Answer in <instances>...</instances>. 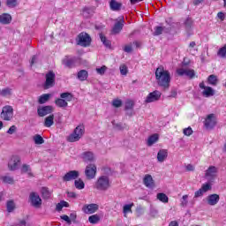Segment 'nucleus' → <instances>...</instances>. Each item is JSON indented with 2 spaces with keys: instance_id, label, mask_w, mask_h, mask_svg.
<instances>
[{
  "instance_id": "f257e3e1",
  "label": "nucleus",
  "mask_w": 226,
  "mask_h": 226,
  "mask_svg": "<svg viewBox=\"0 0 226 226\" xmlns=\"http://www.w3.org/2000/svg\"><path fill=\"white\" fill-rule=\"evenodd\" d=\"M155 79L158 86L162 89H169L170 87V72L160 66L155 70Z\"/></svg>"
},
{
  "instance_id": "f03ea898",
  "label": "nucleus",
  "mask_w": 226,
  "mask_h": 226,
  "mask_svg": "<svg viewBox=\"0 0 226 226\" xmlns=\"http://www.w3.org/2000/svg\"><path fill=\"white\" fill-rule=\"evenodd\" d=\"M73 100V94L70 92H64L60 94V98L56 99L55 105L59 109H66L68 107V102Z\"/></svg>"
},
{
  "instance_id": "7ed1b4c3",
  "label": "nucleus",
  "mask_w": 226,
  "mask_h": 226,
  "mask_svg": "<svg viewBox=\"0 0 226 226\" xmlns=\"http://www.w3.org/2000/svg\"><path fill=\"white\" fill-rule=\"evenodd\" d=\"M95 188L100 192H107L110 188V179L107 176L100 177L95 182Z\"/></svg>"
},
{
  "instance_id": "20e7f679",
  "label": "nucleus",
  "mask_w": 226,
  "mask_h": 226,
  "mask_svg": "<svg viewBox=\"0 0 226 226\" xmlns=\"http://www.w3.org/2000/svg\"><path fill=\"white\" fill-rule=\"evenodd\" d=\"M86 132V129L84 128V125H78L73 132L70 134L67 138L68 142H79V139L81 137H84V133Z\"/></svg>"
},
{
  "instance_id": "39448f33",
  "label": "nucleus",
  "mask_w": 226,
  "mask_h": 226,
  "mask_svg": "<svg viewBox=\"0 0 226 226\" xmlns=\"http://www.w3.org/2000/svg\"><path fill=\"white\" fill-rule=\"evenodd\" d=\"M1 119L4 121H11L13 119V107L6 105L2 109L0 115Z\"/></svg>"
},
{
  "instance_id": "423d86ee",
  "label": "nucleus",
  "mask_w": 226,
  "mask_h": 226,
  "mask_svg": "<svg viewBox=\"0 0 226 226\" xmlns=\"http://www.w3.org/2000/svg\"><path fill=\"white\" fill-rule=\"evenodd\" d=\"M77 42L80 47H89L91 45V36L82 32L78 35Z\"/></svg>"
},
{
  "instance_id": "0eeeda50",
  "label": "nucleus",
  "mask_w": 226,
  "mask_h": 226,
  "mask_svg": "<svg viewBox=\"0 0 226 226\" xmlns=\"http://www.w3.org/2000/svg\"><path fill=\"white\" fill-rule=\"evenodd\" d=\"M45 79L46 81L44 83V89H50V87H54L56 84V73L49 71L48 73H46Z\"/></svg>"
},
{
  "instance_id": "6e6552de",
  "label": "nucleus",
  "mask_w": 226,
  "mask_h": 226,
  "mask_svg": "<svg viewBox=\"0 0 226 226\" xmlns=\"http://www.w3.org/2000/svg\"><path fill=\"white\" fill-rule=\"evenodd\" d=\"M216 176H218V168L215 166H210L205 173V177H207V181L213 183L215 179H216Z\"/></svg>"
},
{
  "instance_id": "1a4fd4ad",
  "label": "nucleus",
  "mask_w": 226,
  "mask_h": 226,
  "mask_svg": "<svg viewBox=\"0 0 226 226\" xmlns=\"http://www.w3.org/2000/svg\"><path fill=\"white\" fill-rule=\"evenodd\" d=\"M19 165H20V156L13 155L8 162V169L11 171H15L19 169Z\"/></svg>"
},
{
  "instance_id": "9d476101",
  "label": "nucleus",
  "mask_w": 226,
  "mask_h": 226,
  "mask_svg": "<svg viewBox=\"0 0 226 226\" xmlns=\"http://www.w3.org/2000/svg\"><path fill=\"white\" fill-rule=\"evenodd\" d=\"M162 98V92L155 90L148 94L146 97L145 103H153V102H158Z\"/></svg>"
},
{
  "instance_id": "9b49d317",
  "label": "nucleus",
  "mask_w": 226,
  "mask_h": 226,
  "mask_svg": "<svg viewBox=\"0 0 226 226\" xmlns=\"http://www.w3.org/2000/svg\"><path fill=\"white\" fill-rule=\"evenodd\" d=\"M85 175L88 179H94L96 177V165L91 163L86 167Z\"/></svg>"
},
{
  "instance_id": "f8f14e48",
  "label": "nucleus",
  "mask_w": 226,
  "mask_h": 226,
  "mask_svg": "<svg viewBox=\"0 0 226 226\" xmlns=\"http://www.w3.org/2000/svg\"><path fill=\"white\" fill-rule=\"evenodd\" d=\"M29 200L31 202V205L34 207H41V198H40V195L36 192H31L29 195Z\"/></svg>"
},
{
  "instance_id": "ddd939ff",
  "label": "nucleus",
  "mask_w": 226,
  "mask_h": 226,
  "mask_svg": "<svg viewBox=\"0 0 226 226\" xmlns=\"http://www.w3.org/2000/svg\"><path fill=\"white\" fill-rule=\"evenodd\" d=\"M177 73L180 77L185 75V77H189V79H193V77H195V71L192 69L178 68L177 69Z\"/></svg>"
},
{
  "instance_id": "4468645a",
  "label": "nucleus",
  "mask_w": 226,
  "mask_h": 226,
  "mask_svg": "<svg viewBox=\"0 0 226 226\" xmlns=\"http://www.w3.org/2000/svg\"><path fill=\"white\" fill-rule=\"evenodd\" d=\"M205 127L207 129L215 128L216 126V117H215V114H209L207 115V118L204 122Z\"/></svg>"
},
{
  "instance_id": "2eb2a0df",
  "label": "nucleus",
  "mask_w": 226,
  "mask_h": 226,
  "mask_svg": "<svg viewBox=\"0 0 226 226\" xmlns=\"http://www.w3.org/2000/svg\"><path fill=\"white\" fill-rule=\"evenodd\" d=\"M54 109L52 106H42L37 109V113L40 117H45V116H49V114H52Z\"/></svg>"
},
{
  "instance_id": "dca6fc26",
  "label": "nucleus",
  "mask_w": 226,
  "mask_h": 226,
  "mask_svg": "<svg viewBox=\"0 0 226 226\" xmlns=\"http://www.w3.org/2000/svg\"><path fill=\"white\" fill-rule=\"evenodd\" d=\"M98 209H99L98 204L84 205L82 207V211L86 215H93V214L96 213Z\"/></svg>"
},
{
  "instance_id": "f3484780",
  "label": "nucleus",
  "mask_w": 226,
  "mask_h": 226,
  "mask_svg": "<svg viewBox=\"0 0 226 226\" xmlns=\"http://www.w3.org/2000/svg\"><path fill=\"white\" fill-rule=\"evenodd\" d=\"M79 176V171L77 170H71L67 172L64 177H63V181L64 183H68V181H74L77 179Z\"/></svg>"
},
{
  "instance_id": "a211bd4d",
  "label": "nucleus",
  "mask_w": 226,
  "mask_h": 226,
  "mask_svg": "<svg viewBox=\"0 0 226 226\" xmlns=\"http://www.w3.org/2000/svg\"><path fill=\"white\" fill-rule=\"evenodd\" d=\"M200 88L204 89L202 92L203 96L209 98L210 96H215V90L211 87H206L204 82L200 83Z\"/></svg>"
},
{
  "instance_id": "6ab92c4d",
  "label": "nucleus",
  "mask_w": 226,
  "mask_h": 226,
  "mask_svg": "<svg viewBox=\"0 0 226 226\" xmlns=\"http://www.w3.org/2000/svg\"><path fill=\"white\" fill-rule=\"evenodd\" d=\"M77 61H79L78 57H75V56L68 57V56H66L65 58L63 59L62 63L67 68H73V67H75V64H76Z\"/></svg>"
},
{
  "instance_id": "aec40b11",
  "label": "nucleus",
  "mask_w": 226,
  "mask_h": 226,
  "mask_svg": "<svg viewBox=\"0 0 226 226\" xmlns=\"http://www.w3.org/2000/svg\"><path fill=\"white\" fill-rule=\"evenodd\" d=\"M143 183L147 188H154V180L153 179V176L149 174L145 175Z\"/></svg>"
},
{
  "instance_id": "412c9836",
  "label": "nucleus",
  "mask_w": 226,
  "mask_h": 226,
  "mask_svg": "<svg viewBox=\"0 0 226 226\" xmlns=\"http://www.w3.org/2000/svg\"><path fill=\"white\" fill-rule=\"evenodd\" d=\"M207 202L209 206H216L220 202V195L218 194H210L207 198Z\"/></svg>"
},
{
  "instance_id": "4be33fe9",
  "label": "nucleus",
  "mask_w": 226,
  "mask_h": 226,
  "mask_svg": "<svg viewBox=\"0 0 226 226\" xmlns=\"http://www.w3.org/2000/svg\"><path fill=\"white\" fill-rule=\"evenodd\" d=\"M169 152L166 149H161L157 153V161L160 162V163H163V161L167 160Z\"/></svg>"
},
{
  "instance_id": "5701e85b",
  "label": "nucleus",
  "mask_w": 226,
  "mask_h": 226,
  "mask_svg": "<svg viewBox=\"0 0 226 226\" xmlns=\"http://www.w3.org/2000/svg\"><path fill=\"white\" fill-rule=\"evenodd\" d=\"M124 26V21H117L115 26L112 28V34H119V33H121V31L123 30V27Z\"/></svg>"
},
{
  "instance_id": "b1692460",
  "label": "nucleus",
  "mask_w": 226,
  "mask_h": 226,
  "mask_svg": "<svg viewBox=\"0 0 226 226\" xmlns=\"http://www.w3.org/2000/svg\"><path fill=\"white\" fill-rule=\"evenodd\" d=\"M121 6H123V4L116 0H111L109 2V8L112 10V11H119V10H121Z\"/></svg>"
},
{
  "instance_id": "393cba45",
  "label": "nucleus",
  "mask_w": 226,
  "mask_h": 226,
  "mask_svg": "<svg viewBox=\"0 0 226 226\" xmlns=\"http://www.w3.org/2000/svg\"><path fill=\"white\" fill-rule=\"evenodd\" d=\"M11 22V15L8 13H3L0 15V24H10Z\"/></svg>"
},
{
  "instance_id": "a878e982",
  "label": "nucleus",
  "mask_w": 226,
  "mask_h": 226,
  "mask_svg": "<svg viewBox=\"0 0 226 226\" xmlns=\"http://www.w3.org/2000/svg\"><path fill=\"white\" fill-rule=\"evenodd\" d=\"M13 94V89L10 87H5L0 90V96H3L4 98H10Z\"/></svg>"
},
{
  "instance_id": "bb28decb",
  "label": "nucleus",
  "mask_w": 226,
  "mask_h": 226,
  "mask_svg": "<svg viewBox=\"0 0 226 226\" xmlns=\"http://www.w3.org/2000/svg\"><path fill=\"white\" fill-rule=\"evenodd\" d=\"M84 162H94V154L93 152H84L82 154Z\"/></svg>"
},
{
  "instance_id": "cd10ccee",
  "label": "nucleus",
  "mask_w": 226,
  "mask_h": 226,
  "mask_svg": "<svg viewBox=\"0 0 226 226\" xmlns=\"http://www.w3.org/2000/svg\"><path fill=\"white\" fill-rule=\"evenodd\" d=\"M1 180L3 183H4V185H15V179L13 177L9 175L2 176Z\"/></svg>"
},
{
  "instance_id": "c85d7f7f",
  "label": "nucleus",
  "mask_w": 226,
  "mask_h": 226,
  "mask_svg": "<svg viewBox=\"0 0 226 226\" xmlns=\"http://www.w3.org/2000/svg\"><path fill=\"white\" fill-rule=\"evenodd\" d=\"M134 103L132 101H127L125 102V110H129L127 112L128 116H132L133 115V107H134Z\"/></svg>"
},
{
  "instance_id": "c756f323",
  "label": "nucleus",
  "mask_w": 226,
  "mask_h": 226,
  "mask_svg": "<svg viewBox=\"0 0 226 226\" xmlns=\"http://www.w3.org/2000/svg\"><path fill=\"white\" fill-rule=\"evenodd\" d=\"M157 200L162 202L163 204H167L169 202V196L163 192H159L156 195Z\"/></svg>"
},
{
  "instance_id": "7c9ffc66",
  "label": "nucleus",
  "mask_w": 226,
  "mask_h": 226,
  "mask_svg": "<svg viewBox=\"0 0 226 226\" xmlns=\"http://www.w3.org/2000/svg\"><path fill=\"white\" fill-rule=\"evenodd\" d=\"M52 124H54V115H49L44 120V126H46V128H50Z\"/></svg>"
},
{
  "instance_id": "2f4dec72",
  "label": "nucleus",
  "mask_w": 226,
  "mask_h": 226,
  "mask_svg": "<svg viewBox=\"0 0 226 226\" xmlns=\"http://www.w3.org/2000/svg\"><path fill=\"white\" fill-rule=\"evenodd\" d=\"M88 75L89 74L87 73V71L81 70L78 72V79L79 80H81V81L87 80Z\"/></svg>"
},
{
  "instance_id": "473e14b6",
  "label": "nucleus",
  "mask_w": 226,
  "mask_h": 226,
  "mask_svg": "<svg viewBox=\"0 0 226 226\" xmlns=\"http://www.w3.org/2000/svg\"><path fill=\"white\" fill-rule=\"evenodd\" d=\"M50 100V94H44L39 97L38 102L40 105H43V103H47Z\"/></svg>"
},
{
  "instance_id": "72a5a7b5",
  "label": "nucleus",
  "mask_w": 226,
  "mask_h": 226,
  "mask_svg": "<svg viewBox=\"0 0 226 226\" xmlns=\"http://www.w3.org/2000/svg\"><path fill=\"white\" fill-rule=\"evenodd\" d=\"M74 186L77 188V190H84L86 187V184H84V181L82 179L79 178L74 181Z\"/></svg>"
},
{
  "instance_id": "f704fd0d",
  "label": "nucleus",
  "mask_w": 226,
  "mask_h": 226,
  "mask_svg": "<svg viewBox=\"0 0 226 226\" xmlns=\"http://www.w3.org/2000/svg\"><path fill=\"white\" fill-rule=\"evenodd\" d=\"M158 139H159L158 134H154L150 136L147 142V146L151 147L153 146V144H156V142H158Z\"/></svg>"
},
{
  "instance_id": "c9c22d12",
  "label": "nucleus",
  "mask_w": 226,
  "mask_h": 226,
  "mask_svg": "<svg viewBox=\"0 0 226 226\" xmlns=\"http://www.w3.org/2000/svg\"><path fill=\"white\" fill-rule=\"evenodd\" d=\"M41 193L42 195V199H50L51 192L49 191V188L42 187L41 189Z\"/></svg>"
},
{
  "instance_id": "e433bc0d",
  "label": "nucleus",
  "mask_w": 226,
  "mask_h": 226,
  "mask_svg": "<svg viewBox=\"0 0 226 226\" xmlns=\"http://www.w3.org/2000/svg\"><path fill=\"white\" fill-rule=\"evenodd\" d=\"M133 206H134L133 203L127 204V205L124 206L123 213H124L125 218H126V215H128V213H132V207H133Z\"/></svg>"
},
{
  "instance_id": "4c0bfd02",
  "label": "nucleus",
  "mask_w": 226,
  "mask_h": 226,
  "mask_svg": "<svg viewBox=\"0 0 226 226\" xmlns=\"http://www.w3.org/2000/svg\"><path fill=\"white\" fill-rule=\"evenodd\" d=\"M93 13H94V8H93V7H85L83 9L84 17H89Z\"/></svg>"
},
{
  "instance_id": "58836bf2",
  "label": "nucleus",
  "mask_w": 226,
  "mask_h": 226,
  "mask_svg": "<svg viewBox=\"0 0 226 226\" xmlns=\"http://www.w3.org/2000/svg\"><path fill=\"white\" fill-rule=\"evenodd\" d=\"M100 39L105 47L110 48V45H112L110 41L108 40L107 37L103 35V34H100Z\"/></svg>"
},
{
  "instance_id": "ea45409f",
  "label": "nucleus",
  "mask_w": 226,
  "mask_h": 226,
  "mask_svg": "<svg viewBox=\"0 0 226 226\" xmlns=\"http://www.w3.org/2000/svg\"><path fill=\"white\" fill-rule=\"evenodd\" d=\"M217 56L218 57H222V59H225L226 57V44L222 47L221 49H219V50L217 51Z\"/></svg>"
},
{
  "instance_id": "a19ab883",
  "label": "nucleus",
  "mask_w": 226,
  "mask_h": 226,
  "mask_svg": "<svg viewBox=\"0 0 226 226\" xmlns=\"http://www.w3.org/2000/svg\"><path fill=\"white\" fill-rule=\"evenodd\" d=\"M207 80L210 86H216L218 84V78L213 74L208 77Z\"/></svg>"
},
{
  "instance_id": "79ce46f5",
  "label": "nucleus",
  "mask_w": 226,
  "mask_h": 226,
  "mask_svg": "<svg viewBox=\"0 0 226 226\" xmlns=\"http://www.w3.org/2000/svg\"><path fill=\"white\" fill-rule=\"evenodd\" d=\"M184 24L186 31H190V29H192V26H193V20H192V18H187Z\"/></svg>"
},
{
  "instance_id": "37998d69",
  "label": "nucleus",
  "mask_w": 226,
  "mask_h": 226,
  "mask_svg": "<svg viewBox=\"0 0 226 226\" xmlns=\"http://www.w3.org/2000/svg\"><path fill=\"white\" fill-rule=\"evenodd\" d=\"M88 222L90 223H94V224L98 223L100 222V215H90L88 217Z\"/></svg>"
},
{
  "instance_id": "c03bdc74",
  "label": "nucleus",
  "mask_w": 226,
  "mask_h": 226,
  "mask_svg": "<svg viewBox=\"0 0 226 226\" xmlns=\"http://www.w3.org/2000/svg\"><path fill=\"white\" fill-rule=\"evenodd\" d=\"M6 207L8 213H12V211L15 209V202L13 200L7 201Z\"/></svg>"
},
{
  "instance_id": "a18cd8bd",
  "label": "nucleus",
  "mask_w": 226,
  "mask_h": 226,
  "mask_svg": "<svg viewBox=\"0 0 226 226\" xmlns=\"http://www.w3.org/2000/svg\"><path fill=\"white\" fill-rule=\"evenodd\" d=\"M34 142L37 145H41L45 142V139H43V138L41 136L37 134V135L34 136Z\"/></svg>"
},
{
  "instance_id": "49530a36",
  "label": "nucleus",
  "mask_w": 226,
  "mask_h": 226,
  "mask_svg": "<svg viewBox=\"0 0 226 226\" xmlns=\"http://www.w3.org/2000/svg\"><path fill=\"white\" fill-rule=\"evenodd\" d=\"M21 173L22 174H31V166L27 164H23L21 167Z\"/></svg>"
},
{
  "instance_id": "de8ad7c7",
  "label": "nucleus",
  "mask_w": 226,
  "mask_h": 226,
  "mask_svg": "<svg viewBox=\"0 0 226 226\" xmlns=\"http://www.w3.org/2000/svg\"><path fill=\"white\" fill-rule=\"evenodd\" d=\"M182 207H186L188 206V194H185L180 200Z\"/></svg>"
},
{
  "instance_id": "09e8293b",
  "label": "nucleus",
  "mask_w": 226,
  "mask_h": 226,
  "mask_svg": "<svg viewBox=\"0 0 226 226\" xmlns=\"http://www.w3.org/2000/svg\"><path fill=\"white\" fill-rule=\"evenodd\" d=\"M6 4L9 8H15L19 4V2L17 0H7Z\"/></svg>"
},
{
  "instance_id": "8fccbe9b",
  "label": "nucleus",
  "mask_w": 226,
  "mask_h": 226,
  "mask_svg": "<svg viewBox=\"0 0 226 226\" xmlns=\"http://www.w3.org/2000/svg\"><path fill=\"white\" fill-rule=\"evenodd\" d=\"M183 133L186 137H190V135L193 134V130L192 129V127H187L183 130Z\"/></svg>"
},
{
  "instance_id": "3c124183",
  "label": "nucleus",
  "mask_w": 226,
  "mask_h": 226,
  "mask_svg": "<svg viewBox=\"0 0 226 226\" xmlns=\"http://www.w3.org/2000/svg\"><path fill=\"white\" fill-rule=\"evenodd\" d=\"M163 33V26H156L154 28V36H160Z\"/></svg>"
},
{
  "instance_id": "603ef678",
  "label": "nucleus",
  "mask_w": 226,
  "mask_h": 226,
  "mask_svg": "<svg viewBox=\"0 0 226 226\" xmlns=\"http://www.w3.org/2000/svg\"><path fill=\"white\" fill-rule=\"evenodd\" d=\"M119 69L121 75H128V67L125 64L120 65Z\"/></svg>"
},
{
  "instance_id": "864d4df0",
  "label": "nucleus",
  "mask_w": 226,
  "mask_h": 226,
  "mask_svg": "<svg viewBox=\"0 0 226 226\" xmlns=\"http://www.w3.org/2000/svg\"><path fill=\"white\" fill-rule=\"evenodd\" d=\"M96 72L99 75H104L105 72H107V66L103 65L101 68H96Z\"/></svg>"
},
{
  "instance_id": "5fc2aeb1",
  "label": "nucleus",
  "mask_w": 226,
  "mask_h": 226,
  "mask_svg": "<svg viewBox=\"0 0 226 226\" xmlns=\"http://www.w3.org/2000/svg\"><path fill=\"white\" fill-rule=\"evenodd\" d=\"M204 193H206V192H209V190H211V185L207 183V184H204L201 188H200Z\"/></svg>"
},
{
  "instance_id": "6e6d98bb",
  "label": "nucleus",
  "mask_w": 226,
  "mask_h": 226,
  "mask_svg": "<svg viewBox=\"0 0 226 226\" xmlns=\"http://www.w3.org/2000/svg\"><path fill=\"white\" fill-rule=\"evenodd\" d=\"M112 105H113V107H116L117 109V108L121 107V105H123V102L121 100L117 99L112 102Z\"/></svg>"
},
{
  "instance_id": "4d7b16f0",
  "label": "nucleus",
  "mask_w": 226,
  "mask_h": 226,
  "mask_svg": "<svg viewBox=\"0 0 226 226\" xmlns=\"http://www.w3.org/2000/svg\"><path fill=\"white\" fill-rule=\"evenodd\" d=\"M15 132H17V126L12 125L9 128V130L7 131V133L9 135H13V133H15Z\"/></svg>"
},
{
  "instance_id": "13d9d810",
  "label": "nucleus",
  "mask_w": 226,
  "mask_h": 226,
  "mask_svg": "<svg viewBox=\"0 0 226 226\" xmlns=\"http://www.w3.org/2000/svg\"><path fill=\"white\" fill-rule=\"evenodd\" d=\"M61 219L66 222L69 225H72V220L66 215H61Z\"/></svg>"
},
{
  "instance_id": "bf43d9fd",
  "label": "nucleus",
  "mask_w": 226,
  "mask_h": 226,
  "mask_svg": "<svg viewBox=\"0 0 226 226\" xmlns=\"http://www.w3.org/2000/svg\"><path fill=\"white\" fill-rule=\"evenodd\" d=\"M202 195H204V192L201 189H200V190L195 192L194 198L199 199V197H202Z\"/></svg>"
},
{
  "instance_id": "052dcab7",
  "label": "nucleus",
  "mask_w": 226,
  "mask_h": 226,
  "mask_svg": "<svg viewBox=\"0 0 226 226\" xmlns=\"http://www.w3.org/2000/svg\"><path fill=\"white\" fill-rule=\"evenodd\" d=\"M124 52L130 53L133 50V49L132 48V44H128L126 46H124Z\"/></svg>"
},
{
  "instance_id": "680f3d73",
  "label": "nucleus",
  "mask_w": 226,
  "mask_h": 226,
  "mask_svg": "<svg viewBox=\"0 0 226 226\" xmlns=\"http://www.w3.org/2000/svg\"><path fill=\"white\" fill-rule=\"evenodd\" d=\"M217 17H218V19H220V20H222V21L225 20V13H223V12H218V13H217Z\"/></svg>"
},
{
  "instance_id": "e2e57ef3",
  "label": "nucleus",
  "mask_w": 226,
  "mask_h": 226,
  "mask_svg": "<svg viewBox=\"0 0 226 226\" xmlns=\"http://www.w3.org/2000/svg\"><path fill=\"white\" fill-rule=\"evenodd\" d=\"M67 197H70L71 199H75L77 197V193H75L74 192H68Z\"/></svg>"
},
{
  "instance_id": "0e129e2a",
  "label": "nucleus",
  "mask_w": 226,
  "mask_h": 226,
  "mask_svg": "<svg viewBox=\"0 0 226 226\" xmlns=\"http://www.w3.org/2000/svg\"><path fill=\"white\" fill-rule=\"evenodd\" d=\"M186 170H188L189 172H193V170H195V167L192 164H188L186 166Z\"/></svg>"
},
{
  "instance_id": "69168bd1",
  "label": "nucleus",
  "mask_w": 226,
  "mask_h": 226,
  "mask_svg": "<svg viewBox=\"0 0 226 226\" xmlns=\"http://www.w3.org/2000/svg\"><path fill=\"white\" fill-rule=\"evenodd\" d=\"M62 207H70V204L64 200L60 201Z\"/></svg>"
},
{
  "instance_id": "338daca9",
  "label": "nucleus",
  "mask_w": 226,
  "mask_h": 226,
  "mask_svg": "<svg viewBox=\"0 0 226 226\" xmlns=\"http://www.w3.org/2000/svg\"><path fill=\"white\" fill-rule=\"evenodd\" d=\"M56 211H61L63 209V205L60 203L56 204Z\"/></svg>"
},
{
  "instance_id": "774afa93",
  "label": "nucleus",
  "mask_w": 226,
  "mask_h": 226,
  "mask_svg": "<svg viewBox=\"0 0 226 226\" xmlns=\"http://www.w3.org/2000/svg\"><path fill=\"white\" fill-rule=\"evenodd\" d=\"M169 226H179V223H177V221H172L170 222Z\"/></svg>"
}]
</instances>
